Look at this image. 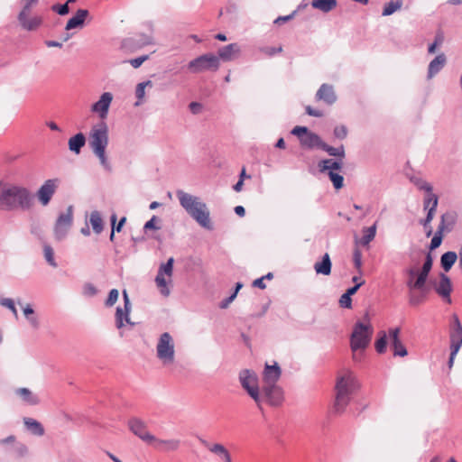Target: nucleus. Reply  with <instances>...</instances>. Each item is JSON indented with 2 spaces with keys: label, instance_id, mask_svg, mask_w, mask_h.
I'll return each instance as SVG.
<instances>
[{
  "label": "nucleus",
  "instance_id": "f257e3e1",
  "mask_svg": "<svg viewBox=\"0 0 462 462\" xmlns=\"http://www.w3.org/2000/svg\"><path fill=\"white\" fill-rule=\"evenodd\" d=\"M34 203V195L26 187L0 180V210L28 211Z\"/></svg>",
  "mask_w": 462,
  "mask_h": 462
},
{
  "label": "nucleus",
  "instance_id": "f03ea898",
  "mask_svg": "<svg viewBox=\"0 0 462 462\" xmlns=\"http://www.w3.org/2000/svg\"><path fill=\"white\" fill-rule=\"evenodd\" d=\"M176 197L178 198L182 208L201 227L209 231L214 229V226L210 219V211L207 204L202 201L199 197L188 193L182 189L176 190Z\"/></svg>",
  "mask_w": 462,
  "mask_h": 462
},
{
  "label": "nucleus",
  "instance_id": "7ed1b4c3",
  "mask_svg": "<svg viewBox=\"0 0 462 462\" xmlns=\"http://www.w3.org/2000/svg\"><path fill=\"white\" fill-rule=\"evenodd\" d=\"M356 388L357 383L352 373L348 372L337 378L335 386L336 399L333 407L334 412L340 414L345 411Z\"/></svg>",
  "mask_w": 462,
  "mask_h": 462
},
{
  "label": "nucleus",
  "instance_id": "20e7f679",
  "mask_svg": "<svg viewBox=\"0 0 462 462\" xmlns=\"http://www.w3.org/2000/svg\"><path fill=\"white\" fill-rule=\"evenodd\" d=\"M291 134L298 137L300 146L304 149L322 151L324 147L325 142L322 138L307 126L297 125L291 129Z\"/></svg>",
  "mask_w": 462,
  "mask_h": 462
},
{
  "label": "nucleus",
  "instance_id": "39448f33",
  "mask_svg": "<svg viewBox=\"0 0 462 462\" xmlns=\"http://www.w3.org/2000/svg\"><path fill=\"white\" fill-rule=\"evenodd\" d=\"M239 382L243 389L255 402L258 408H262V397L258 386L257 374L251 370L244 369L239 373Z\"/></svg>",
  "mask_w": 462,
  "mask_h": 462
},
{
  "label": "nucleus",
  "instance_id": "423d86ee",
  "mask_svg": "<svg viewBox=\"0 0 462 462\" xmlns=\"http://www.w3.org/2000/svg\"><path fill=\"white\" fill-rule=\"evenodd\" d=\"M371 334L372 328L370 325L357 321L350 337L351 350L356 352L365 349L371 340Z\"/></svg>",
  "mask_w": 462,
  "mask_h": 462
},
{
  "label": "nucleus",
  "instance_id": "0eeeda50",
  "mask_svg": "<svg viewBox=\"0 0 462 462\" xmlns=\"http://www.w3.org/2000/svg\"><path fill=\"white\" fill-rule=\"evenodd\" d=\"M219 58L213 53H206L188 63L189 72L198 74L204 71H217L219 69Z\"/></svg>",
  "mask_w": 462,
  "mask_h": 462
},
{
  "label": "nucleus",
  "instance_id": "6e6552de",
  "mask_svg": "<svg viewBox=\"0 0 462 462\" xmlns=\"http://www.w3.org/2000/svg\"><path fill=\"white\" fill-rule=\"evenodd\" d=\"M108 127L105 122L94 125L89 134L88 144L92 152L106 150L108 145Z\"/></svg>",
  "mask_w": 462,
  "mask_h": 462
},
{
  "label": "nucleus",
  "instance_id": "1a4fd4ad",
  "mask_svg": "<svg viewBox=\"0 0 462 462\" xmlns=\"http://www.w3.org/2000/svg\"><path fill=\"white\" fill-rule=\"evenodd\" d=\"M156 350L157 357L162 360L163 364L173 362L175 356L174 343L170 333L164 332L160 336Z\"/></svg>",
  "mask_w": 462,
  "mask_h": 462
},
{
  "label": "nucleus",
  "instance_id": "9d476101",
  "mask_svg": "<svg viewBox=\"0 0 462 462\" xmlns=\"http://www.w3.org/2000/svg\"><path fill=\"white\" fill-rule=\"evenodd\" d=\"M73 222V207L69 206L66 212L59 215L54 225V236L58 241L63 240L70 229Z\"/></svg>",
  "mask_w": 462,
  "mask_h": 462
},
{
  "label": "nucleus",
  "instance_id": "9b49d317",
  "mask_svg": "<svg viewBox=\"0 0 462 462\" xmlns=\"http://www.w3.org/2000/svg\"><path fill=\"white\" fill-rule=\"evenodd\" d=\"M59 183L60 180L57 178L49 179L45 180L44 183L39 188L35 196L38 199L41 205L44 207L49 205L59 187Z\"/></svg>",
  "mask_w": 462,
  "mask_h": 462
},
{
  "label": "nucleus",
  "instance_id": "f8f14e48",
  "mask_svg": "<svg viewBox=\"0 0 462 462\" xmlns=\"http://www.w3.org/2000/svg\"><path fill=\"white\" fill-rule=\"evenodd\" d=\"M262 393V401L264 399L272 406H278L282 402L283 391L277 383H264Z\"/></svg>",
  "mask_w": 462,
  "mask_h": 462
},
{
  "label": "nucleus",
  "instance_id": "ddd939ff",
  "mask_svg": "<svg viewBox=\"0 0 462 462\" xmlns=\"http://www.w3.org/2000/svg\"><path fill=\"white\" fill-rule=\"evenodd\" d=\"M130 430L144 442L151 444L155 440V436L146 430V424L138 418H132L128 421Z\"/></svg>",
  "mask_w": 462,
  "mask_h": 462
},
{
  "label": "nucleus",
  "instance_id": "4468645a",
  "mask_svg": "<svg viewBox=\"0 0 462 462\" xmlns=\"http://www.w3.org/2000/svg\"><path fill=\"white\" fill-rule=\"evenodd\" d=\"M152 43V36L145 33H138L126 38L122 42V47L129 51H136L143 46Z\"/></svg>",
  "mask_w": 462,
  "mask_h": 462
},
{
  "label": "nucleus",
  "instance_id": "2eb2a0df",
  "mask_svg": "<svg viewBox=\"0 0 462 462\" xmlns=\"http://www.w3.org/2000/svg\"><path fill=\"white\" fill-rule=\"evenodd\" d=\"M400 328H392L388 330V335L390 338L391 348L393 349L394 356H406L408 355V351L405 346L402 344L400 338Z\"/></svg>",
  "mask_w": 462,
  "mask_h": 462
},
{
  "label": "nucleus",
  "instance_id": "dca6fc26",
  "mask_svg": "<svg viewBox=\"0 0 462 462\" xmlns=\"http://www.w3.org/2000/svg\"><path fill=\"white\" fill-rule=\"evenodd\" d=\"M124 308L118 306L116 310V327L121 330L125 327L124 320L131 313L132 304L126 290L123 291Z\"/></svg>",
  "mask_w": 462,
  "mask_h": 462
},
{
  "label": "nucleus",
  "instance_id": "f3484780",
  "mask_svg": "<svg viewBox=\"0 0 462 462\" xmlns=\"http://www.w3.org/2000/svg\"><path fill=\"white\" fill-rule=\"evenodd\" d=\"M112 100L113 95L110 92H104L99 99L91 106V111L98 114L101 119L106 118Z\"/></svg>",
  "mask_w": 462,
  "mask_h": 462
},
{
  "label": "nucleus",
  "instance_id": "a211bd4d",
  "mask_svg": "<svg viewBox=\"0 0 462 462\" xmlns=\"http://www.w3.org/2000/svg\"><path fill=\"white\" fill-rule=\"evenodd\" d=\"M435 291L446 302L451 303L450 293L452 291V283L450 278L443 273H439V282L435 286Z\"/></svg>",
  "mask_w": 462,
  "mask_h": 462
},
{
  "label": "nucleus",
  "instance_id": "6ab92c4d",
  "mask_svg": "<svg viewBox=\"0 0 462 462\" xmlns=\"http://www.w3.org/2000/svg\"><path fill=\"white\" fill-rule=\"evenodd\" d=\"M317 100L323 101L328 106L333 105L337 101V95L332 85L324 83L318 89L316 96Z\"/></svg>",
  "mask_w": 462,
  "mask_h": 462
},
{
  "label": "nucleus",
  "instance_id": "aec40b11",
  "mask_svg": "<svg viewBox=\"0 0 462 462\" xmlns=\"http://www.w3.org/2000/svg\"><path fill=\"white\" fill-rule=\"evenodd\" d=\"M241 52V48L237 43H230L218 49L217 56L219 60L230 61L235 60Z\"/></svg>",
  "mask_w": 462,
  "mask_h": 462
},
{
  "label": "nucleus",
  "instance_id": "412c9836",
  "mask_svg": "<svg viewBox=\"0 0 462 462\" xmlns=\"http://www.w3.org/2000/svg\"><path fill=\"white\" fill-rule=\"evenodd\" d=\"M282 375V369L278 363L274 362L273 365L265 364L263 380L264 383H277Z\"/></svg>",
  "mask_w": 462,
  "mask_h": 462
},
{
  "label": "nucleus",
  "instance_id": "4be33fe9",
  "mask_svg": "<svg viewBox=\"0 0 462 462\" xmlns=\"http://www.w3.org/2000/svg\"><path fill=\"white\" fill-rule=\"evenodd\" d=\"M88 14V10L79 9L76 14L67 22L65 30L70 31L72 29L82 28Z\"/></svg>",
  "mask_w": 462,
  "mask_h": 462
},
{
  "label": "nucleus",
  "instance_id": "5701e85b",
  "mask_svg": "<svg viewBox=\"0 0 462 462\" xmlns=\"http://www.w3.org/2000/svg\"><path fill=\"white\" fill-rule=\"evenodd\" d=\"M447 57L441 52L438 54L429 64L427 78L429 79L435 77L446 65Z\"/></svg>",
  "mask_w": 462,
  "mask_h": 462
},
{
  "label": "nucleus",
  "instance_id": "b1692460",
  "mask_svg": "<svg viewBox=\"0 0 462 462\" xmlns=\"http://www.w3.org/2000/svg\"><path fill=\"white\" fill-rule=\"evenodd\" d=\"M18 21L21 26L27 31H34L42 23L41 16H34L29 19L25 12L19 13Z\"/></svg>",
  "mask_w": 462,
  "mask_h": 462
},
{
  "label": "nucleus",
  "instance_id": "393cba45",
  "mask_svg": "<svg viewBox=\"0 0 462 462\" xmlns=\"http://www.w3.org/2000/svg\"><path fill=\"white\" fill-rule=\"evenodd\" d=\"M318 167L321 173H328L329 171H341L343 168V159H323L319 162Z\"/></svg>",
  "mask_w": 462,
  "mask_h": 462
},
{
  "label": "nucleus",
  "instance_id": "a878e982",
  "mask_svg": "<svg viewBox=\"0 0 462 462\" xmlns=\"http://www.w3.org/2000/svg\"><path fill=\"white\" fill-rule=\"evenodd\" d=\"M432 265H433V258H432L430 252H429L426 254V257H425V260H424V263H423L421 268L420 269V273H419L418 279L416 280L417 284H419V285L426 284L427 280L430 275V273L432 269Z\"/></svg>",
  "mask_w": 462,
  "mask_h": 462
},
{
  "label": "nucleus",
  "instance_id": "bb28decb",
  "mask_svg": "<svg viewBox=\"0 0 462 462\" xmlns=\"http://www.w3.org/2000/svg\"><path fill=\"white\" fill-rule=\"evenodd\" d=\"M180 444V441L179 439H160L157 438L151 443L154 448L165 452L177 450Z\"/></svg>",
  "mask_w": 462,
  "mask_h": 462
},
{
  "label": "nucleus",
  "instance_id": "cd10ccee",
  "mask_svg": "<svg viewBox=\"0 0 462 462\" xmlns=\"http://www.w3.org/2000/svg\"><path fill=\"white\" fill-rule=\"evenodd\" d=\"M409 291V303L411 306H418L424 302L427 298L429 289L426 284L421 289H412Z\"/></svg>",
  "mask_w": 462,
  "mask_h": 462
},
{
  "label": "nucleus",
  "instance_id": "c85d7f7f",
  "mask_svg": "<svg viewBox=\"0 0 462 462\" xmlns=\"http://www.w3.org/2000/svg\"><path fill=\"white\" fill-rule=\"evenodd\" d=\"M87 142L86 136L83 133L79 132L69 139V150L75 154H79L81 149L85 146Z\"/></svg>",
  "mask_w": 462,
  "mask_h": 462
},
{
  "label": "nucleus",
  "instance_id": "c756f323",
  "mask_svg": "<svg viewBox=\"0 0 462 462\" xmlns=\"http://www.w3.org/2000/svg\"><path fill=\"white\" fill-rule=\"evenodd\" d=\"M457 213L454 211H448L441 215L440 223L438 228H443L444 232H450L453 230L457 222Z\"/></svg>",
  "mask_w": 462,
  "mask_h": 462
},
{
  "label": "nucleus",
  "instance_id": "7c9ffc66",
  "mask_svg": "<svg viewBox=\"0 0 462 462\" xmlns=\"http://www.w3.org/2000/svg\"><path fill=\"white\" fill-rule=\"evenodd\" d=\"M332 263L330 256L326 253L319 262L315 263L314 270L318 274L329 275L331 273Z\"/></svg>",
  "mask_w": 462,
  "mask_h": 462
},
{
  "label": "nucleus",
  "instance_id": "2f4dec72",
  "mask_svg": "<svg viewBox=\"0 0 462 462\" xmlns=\"http://www.w3.org/2000/svg\"><path fill=\"white\" fill-rule=\"evenodd\" d=\"M404 274L407 275L406 286L408 290L421 289L425 284H417L416 280L418 279L420 270L415 267H409L403 271Z\"/></svg>",
  "mask_w": 462,
  "mask_h": 462
},
{
  "label": "nucleus",
  "instance_id": "473e14b6",
  "mask_svg": "<svg viewBox=\"0 0 462 462\" xmlns=\"http://www.w3.org/2000/svg\"><path fill=\"white\" fill-rule=\"evenodd\" d=\"M449 337L450 341H459L460 343H462V325L458 317L456 314L452 316Z\"/></svg>",
  "mask_w": 462,
  "mask_h": 462
},
{
  "label": "nucleus",
  "instance_id": "72a5a7b5",
  "mask_svg": "<svg viewBox=\"0 0 462 462\" xmlns=\"http://www.w3.org/2000/svg\"><path fill=\"white\" fill-rule=\"evenodd\" d=\"M458 255L454 251H448L440 257V265L445 272H448L457 260Z\"/></svg>",
  "mask_w": 462,
  "mask_h": 462
},
{
  "label": "nucleus",
  "instance_id": "f704fd0d",
  "mask_svg": "<svg viewBox=\"0 0 462 462\" xmlns=\"http://www.w3.org/2000/svg\"><path fill=\"white\" fill-rule=\"evenodd\" d=\"M15 393L22 398V400L29 405H36L39 403V398L34 395L28 388H18Z\"/></svg>",
  "mask_w": 462,
  "mask_h": 462
},
{
  "label": "nucleus",
  "instance_id": "c9c22d12",
  "mask_svg": "<svg viewBox=\"0 0 462 462\" xmlns=\"http://www.w3.org/2000/svg\"><path fill=\"white\" fill-rule=\"evenodd\" d=\"M23 423L26 429L35 436H42L44 434L43 426L34 419L24 418Z\"/></svg>",
  "mask_w": 462,
  "mask_h": 462
},
{
  "label": "nucleus",
  "instance_id": "e433bc0d",
  "mask_svg": "<svg viewBox=\"0 0 462 462\" xmlns=\"http://www.w3.org/2000/svg\"><path fill=\"white\" fill-rule=\"evenodd\" d=\"M337 5V0H313L311 6L315 9L320 10L324 13H328L333 10Z\"/></svg>",
  "mask_w": 462,
  "mask_h": 462
},
{
  "label": "nucleus",
  "instance_id": "4c0bfd02",
  "mask_svg": "<svg viewBox=\"0 0 462 462\" xmlns=\"http://www.w3.org/2000/svg\"><path fill=\"white\" fill-rule=\"evenodd\" d=\"M377 223L375 222L373 226L369 227H365L363 229V236L359 240L361 245L365 246L372 242L376 235Z\"/></svg>",
  "mask_w": 462,
  "mask_h": 462
},
{
  "label": "nucleus",
  "instance_id": "58836bf2",
  "mask_svg": "<svg viewBox=\"0 0 462 462\" xmlns=\"http://www.w3.org/2000/svg\"><path fill=\"white\" fill-rule=\"evenodd\" d=\"M89 223L92 226L93 231L96 234H100L103 231L104 224L100 213L94 210L90 214Z\"/></svg>",
  "mask_w": 462,
  "mask_h": 462
},
{
  "label": "nucleus",
  "instance_id": "ea45409f",
  "mask_svg": "<svg viewBox=\"0 0 462 462\" xmlns=\"http://www.w3.org/2000/svg\"><path fill=\"white\" fill-rule=\"evenodd\" d=\"M322 151L326 152L329 156L335 157L336 159H344L346 157L345 147L343 144L337 147H333L325 143Z\"/></svg>",
  "mask_w": 462,
  "mask_h": 462
},
{
  "label": "nucleus",
  "instance_id": "a19ab883",
  "mask_svg": "<svg viewBox=\"0 0 462 462\" xmlns=\"http://www.w3.org/2000/svg\"><path fill=\"white\" fill-rule=\"evenodd\" d=\"M23 314L32 326V328L37 329L40 327V322L38 317L35 315L34 310L30 304H27L23 309Z\"/></svg>",
  "mask_w": 462,
  "mask_h": 462
},
{
  "label": "nucleus",
  "instance_id": "79ce46f5",
  "mask_svg": "<svg viewBox=\"0 0 462 462\" xmlns=\"http://www.w3.org/2000/svg\"><path fill=\"white\" fill-rule=\"evenodd\" d=\"M388 344L387 334L381 330L378 332L377 339L374 342V348L378 354H383L386 351Z\"/></svg>",
  "mask_w": 462,
  "mask_h": 462
},
{
  "label": "nucleus",
  "instance_id": "37998d69",
  "mask_svg": "<svg viewBox=\"0 0 462 462\" xmlns=\"http://www.w3.org/2000/svg\"><path fill=\"white\" fill-rule=\"evenodd\" d=\"M403 5L402 0H391L390 2L386 3L383 6L382 15L383 16H389L394 14L396 11L402 8Z\"/></svg>",
  "mask_w": 462,
  "mask_h": 462
},
{
  "label": "nucleus",
  "instance_id": "c03bdc74",
  "mask_svg": "<svg viewBox=\"0 0 462 462\" xmlns=\"http://www.w3.org/2000/svg\"><path fill=\"white\" fill-rule=\"evenodd\" d=\"M147 86L152 87V82L151 80H146L141 83H138L135 88V97L137 98V101L135 102L134 106H138L143 102V97L145 95V88Z\"/></svg>",
  "mask_w": 462,
  "mask_h": 462
},
{
  "label": "nucleus",
  "instance_id": "a18cd8bd",
  "mask_svg": "<svg viewBox=\"0 0 462 462\" xmlns=\"http://www.w3.org/2000/svg\"><path fill=\"white\" fill-rule=\"evenodd\" d=\"M444 41H445L444 32L442 30L439 29L436 32L433 42L429 45L428 52L430 54L435 53L437 51V48L441 46L443 44Z\"/></svg>",
  "mask_w": 462,
  "mask_h": 462
},
{
  "label": "nucleus",
  "instance_id": "49530a36",
  "mask_svg": "<svg viewBox=\"0 0 462 462\" xmlns=\"http://www.w3.org/2000/svg\"><path fill=\"white\" fill-rule=\"evenodd\" d=\"M439 198L436 194H434L432 191L427 192L423 201L424 209L434 208V210H436Z\"/></svg>",
  "mask_w": 462,
  "mask_h": 462
},
{
  "label": "nucleus",
  "instance_id": "de8ad7c7",
  "mask_svg": "<svg viewBox=\"0 0 462 462\" xmlns=\"http://www.w3.org/2000/svg\"><path fill=\"white\" fill-rule=\"evenodd\" d=\"M155 282L157 287L160 290V292L162 295L167 297L170 295V290L167 286L168 282L164 277V275H162V273H157L155 277Z\"/></svg>",
  "mask_w": 462,
  "mask_h": 462
},
{
  "label": "nucleus",
  "instance_id": "09e8293b",
  "mask_svg": "<svg viewBox=\"0 0 462 462\" xmlns=\"http://www.w3.org/2000/svg\"><path fill=\"white\" fill-rule=\"evenodd\" d=\"M427 210H428V212H427L426 217L424 219L420 220V223L424 226V228L427 229L426 236L429 237L432 234V228L430 226V222L432 221V219L434 217L436 210H434V208H429Z\"/></svg>",
  "mask_w": 462,
  "mask_h": 462
},
{
  "label": "nucleus",
  "instance_id": "8fccbe9b",
  "mask_svg": "<svg viewBox=\"0 0 462 462\" xmlns=\"http://www.w3.org/2000/svg\"><path fill=\"white\" fill-rule=\"evenodd\" d=\"M327 174L330 181L332 182L335 189L338 190L343 188L344 177L341 174L331 171H329Z\"/></svg>",
  "mask_w": 462,
  "mask_h": 462
},
{
  "label": "nucleus",
  "instance_id": "3c124183",
  "mask_svg": "<svg viewBox=\"0 0 462 462\" xmlns=\"http://www.w3.org/2000/svg\"><path fill=\"white\" fill-rule=\"evenodd\" d=\"M200 442L205 446V447H208L209 451L216 454V455H218L220 457H222L223 455L226 454V452H228V450L226 449V448L222 445V444H219V443H216L212 446H209L208 441L205 440V439H200Z\"/></svg>",
  "mask_w": 462,
  "mask_h": 462
},
{
  "label": "nucleus",
  "instance_id": "603ef678",
  "mask_svg": "<svg viewBox=\"0 0 462 462\" xmlns=\"http://www.w3.org/2000/svg\"><path fill=\"white\" fill-rule=\"evenodd\" d=\"M443 240V228H437L433 237L431 238L430 244L429 245L430 252L436 250L439 248Z\"/></svg>",
  "mask_w": 462,
  "mask_h": 462
},
{
  "label": "nucleus",
  "instance_id": "864d4df0",
  "mask_svg": "<svg viewBox=\"0 0 462 462\" xmlns=\"http://www.w3.org/2000/svg\"><path fill=\"white\" fill-rule=\"evenodd\" d=\"M43 254L46 262L51 266L56 268L58 266L57 262L54 258V251L50 245H43Z\"/></svg>",
  "mask_w": 462,
  "mask_h": 462
},
{
  "label": "nucleus",
  "instance_id": "5fc2aeb1",
  "mask_svg": "<svg viewBox=\"0 0 462 462\" xmlns=\"http://www.w3.org/2000/svg\"><path fill=\"white\" fill-rule=\"evenodd\" d=\"M173 263H174L173 257H170L166 263L161 264L157 273H162V275H164V276L167 275V276L171 277L173 273Z\"/></svg>",
  "mask_w": 462,
  "mask_h": 462
},
{
  "label": "nucleus",
  "instance_id": "6e6d98bb",
  "mask_svg": "<svg viewBox=\"0 0 462 462\" xmlns=\"http://www.w3.org/2000/svg\"><path fill=\"white\" fill-rule=\"evenodd\" d=\"M93 153L98 158L101 166L106 171H111L112 167H111V164H110V162H109V161L107 159V156H106V150L102 149V150H99V151L93 152Z\"/></svg>",
  "mask_w": 462,
  "mask_h": 462
},
{
  "label": "nucleus",
  "instance_id": "4d7b16f0",
  "mask_svg": "<svg viewBox=\"0 0 462 462\" xmlns=\"http://www.w3.org/2000/svg\"><path fill=\"white\" fill-rule=\"evenodd\" d=\"M411 180L414 183V185H416V187L420 190H424L426 193L432 191V186L429 182L423 180L422 179L411 178Z\"/></svg>",
  "mask_w": 462,
  "mask_h": 462
},
{
  "label": "nucleus",
  "instance_id": "13d9d810",
  "mask_svg": "<svg viewBox=\"0 0 462 462\" xmlns=\"http://www.w3.org/2000/svg\"><path fill=\"white\" fill-rule=\"evenodd\" d=\"M119 291L116 289L110 290L108 296L105 301V306L110 308L116 304L118 300Z\"/></svg>",
  "mask_w": 462,
  "mask_h": 462
},
{
  "label": "nucleus",
  "instance_id": "bf43d9fd",
  "mask_svg": "<svg viewBox=\"0 0 462 462\" xmlns=\"http://www.w3.org/2000/svg\"><path fill=\"white\" fill-rule=\"evenodd\" d=\"M348 134V130L346 125H337L333 130L334 137L339 140H344L346 138Z\"/></svg>",
  "mask_w": 462,
  "mask_h": 462
},
{
  "label": "nucleus",
  "instance_id": "052dcab7",
  "mask_svg": "<svg viewBox=\"0 0 462 462\" xmlns=\"http://www.w3.org/2000/svg\"><path fill=\"white\" fill-rule=\"evenodd\" d=\"M0 305L9 309L12 313L17 318L18 313L14 305V301L10 298H3L0 300Z\"/></svg>",
  "mask_w": 462,
  "mask_h": 462
},
{
  "label": "nucleus",
  "instance_id": "680f3d73",
  "mask_svg": "<svg viewBox=\"0 0 462 462\" xmlns=\"http://www.w3.org/2000/svg\"><path fill=\"white\" fill-rule=\"evenodd\" d=\"M51 10L60 15H66L69 13V7L68 5V3L55 4L51 5Z\"/></svg>",
  "mask_w": 462,
  "mask_h": 462
},
{
  "label": "nucleus",
  "instance_id": "e2e57ef3",
  "mask_svg": "<svg viewBox=\"0 0 462 462\" xmlns=\"http://www.w3.org/2000/svg\"><path fill=\"white\" fill-rule=\"evenodd\" d=\"M116 215L113 214L111 216L112 228L114 229V231L120 232L126 221V217H121V219L119 220V222L117 224H116Z\"/></svg>",
  "mask_w": 462,
  "mask_h": 462
},
{
  "label": "nucleus",
  "instance_id": "0e129e2a",
  "mask_svg": "<svg viewBox=\"0 0 462 462\" xmlns=\"http://www.w3.org/2000/svg\"><path fill=\"white\" fill-rule=\"evenodd\" d=\"M353 262L355 267L361 273L362 267V253L359 249L356 248L353 252Z\"/></svg>",
  "mask_w": 462,
  "mask_h": 462
},
{
  "label": "nucleus",
  "instance_id": "69168bd1",
  "mask_svg": "<svg viewBox=\"0 0 462 462\" xmlns=\"http://www.w3.org/2000/svg\"><path fill=\"white\" fill-rule=\"evenodd\" d=\"M159 221V218L156 216H152L143 226V230H158L161 227L156 226V222Z\"/></svg>",
  "mask_w": 462,
  "mask_h": 462
},
{
  "label": "nucleus",
  "instance_id": "338daca9",
  "mask_svg": "<svg viewBox=\"0 0 462 462\" xmlns=\"http://www.w3.org/2000/svg\"><path fill=\"white\" fill-rule=\"evenodd\" d=\"M83 293L88 297H93L97 295V289L96 286H94V284L88 282L83 286Z\"/></svg>",
  "mask_w": 462,
  "mask_h": 462
},
{
  "label": "nucleus",
  "instance_id": "774afa93",
  "mask_svg": "<svg viewBox=\"0 0 462 462\" xmlns=\"http://www.w3.org/2000/svg\"><path fill=\"white\" fill-rule=\"evenodd\" d=\"M339 305L345 309L352 308V299L348 294L343 293L339 299Z\"/></svg>",
  "mask_w": 462,
  "mask_h": 462
}]
</instances>
